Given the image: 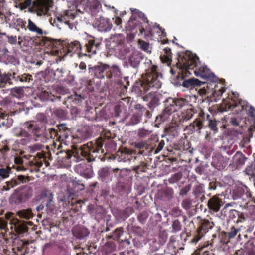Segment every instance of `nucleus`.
<instances>
[{
  "label": "nucleus",
  "instance_id": "1",
  "mask_svg": "<svg viewBox=\"0 0 255 255\" xmlns=\"http://www.w3.org/2000/svg\"><path fill=\"white\" fill-rule=\"evenodd\" d=\"M146 61L145 64L149 65L148 69L145 70L146 73L142 74L141 77L136 81L132 87V93L142 99L148 91L158 89L162 85V75L157 72V66L152 65L150 60Z\"/></svg>",
  "mask_w": 255,
  "mask_h": 255
},
{
  "label": "nucleus",
  "instance_id": "2",
  "mask_svg": "<svg viewBox=\"0 0 255 255\" xmlns=\"http://www.w3.org/2000/svg\"><path fill=\"white\" fill-rule=\"evenodd\" d=\"M114 135L110 131H105L99 138L88 142L82 145L79 158L85 157L87 162L95 160L98 153H104L103 146L105 144L106 150L110 151L116 147V143L113 141Z\"/></svg>",
  "mask_w": 255,
  "mask_h": 255
},
{
  "label": "nucleus",
  "instance_id": "3",
  "mask_svg": "<svg viewBox=\"0 0 255 255\" xmlns=\"http://www.w3.org/2000/svg\"><path fill=\"white\" fill-rule=\"evenodd\" d=\"M178 62L181 63V66L185 67L187 69L193 72L197 77H200L207 79L213 83H216L218 78L207 67L201 66L199 59L192 54L183 53L180 54L178 58Z\"/></svg>",
  "mask_w": 255,
  "mask_h": 255
},
{
  "label": "nucleus",
  "instance_id": "4",
  "mask_svg": "<svg viewBox=\"0 0 255 255\" xmlns=\"http://www.w3.org/2000/svg\"><path fill=\"white\" fill-rule=\"evenodd\" d=\"M102 39L87 35L85 39V44L82 46L78 41H74L70 43H65L64 50L67 53H77L83 56L90 57L96 53L101 44Z\"/></svg>",
  "mask_w": 255,
  "mask_h": 255
},
{
  "label": "nucleus",
  "instance_id": "5",
  "mask_svg": "<svg viewBox=\"0 0 255 255\" xmlns=\"http://www.w3.org/2000/svg\"><path fill=\"white\" fill-rule=\"evenodd\" d=\"M181 64L178 62L176 64L179 70L178 75L175 80L174 83L175 85L182 86L188 89H193L196 87L206 84L205 82H202L195 78L184 79L186 77H189L192 73L185 67L181 66Z\"/></svg>",
  "mask_w": 255,
  "mask_h": 255
},
{
  "label": "nucleus",
  "instance_id": "6",
  "mask_svg": "<svg viewBox=\"0 0 255 255\" xmlns=\"http://www.w3.org/2000/svg\"><path fill=\"white\" fill-rule=\"evenodd\" d=\"M254 228V224L252 223H246L241 225H237V226L231 225L227 228V231L225 232V236L228 239H231L238 236V240L242 241V234L240 232L242 233H251Z\"/></svg>",
  "mask_w": 255,
  "mask_h": 255
},
{
  "label": "nucleus",
  "instance_id": "7",
  "mask_svg": "<svg viewBox=\"0 0 255 255\" xmlns=\"http://www.w3.org/2000/svg\"><path fill=\"white\" fill-rule=\"evenodd\" d=\"M54 2L52 0H35L33 1V12L37 16H50L54 10Z\"/></svg>",
  "mask_w": 255,
  "mask_h": 255
},
{
  "label": "nucleus",
  "instance_id": "8",
  "mask_svg": "<svg viewBox=\"0 0 255 255\" xmlns=\"http://www.w3.org/2000/svg\"><path fill=\"white\" fill-rule=\"evenodd\" d=\"M44 146L41 143H33V167L35 166L34 170L39 171V168L42 166L43 163L48 164L46 161V152L43 151Z\"/></svg>",
  "mask_w": 255,
  "mask_h": 255
},
{
  "label": "nucleus",
  "instance_id": "9",
  "mask_svg": "<svg viewBox=\"0 0 255 255\" xmlns=\"http://www.w3.org/2000/svg\"><path fill=\"white\" fill-rule=\"evenodd\" d=\"M36 119L40 123L39 124H33V140L35 141H40L44 143L46 140V138L44 136V132L45 130V124L46 122V116L43 113H39L36 116Z\"/></svg>",
  "mask_w": 255,
  "mask_h": 255
},
{
  "label": "nucleus",
  "instance_id": "10",
  "mask_svg": "<svg viewBox=\"0 0 255 255\" xmlns=\"http://www.w3.org/2000/svg\"><path fill=\"white\" fill-rule=\"evenodd\" d=\"M210 115L205 114L204 112L201 110L198 114L197 118L188 126H186V130H189L190 132H198L200 133L201 130L204 128V123L206 119H209Z\"/></svg>",
  "mask_w": 255,
  "mask_h": 255
},
{
  "label": "nucleus",
  "instance_id": "11",
  "mask_svg": "<svg viewBox=\"0 0 255 255\" xmlns=\"http://www.w3.org/2000/svg\"><path fill=\"white\" fill-rule=\"evenodd\" d=\"M46 31L33 23V45H35L38 47L34 48L35 50L38 51L41 50L42 43H44L47 38L46 36Z\"/></svg>",
  "mask_w": 255,
  "mask_h": 255
},
{
  "label": "nucleus",
  "instance_id": "12",
  "mask_svg": "<svg viewBox=\"0 0 255 255\" xmlns=\"http://www.w3.org/2000/svg\"><path fill=\"white\" fill-rule=\"evenodd\" d=\"M164 109L160 115L157 116L156 119L160 118V122L165 121L168 116L173 113L177 111L176 107H175V99L172 97L167 98L164 101Z\"/></svg>",
  "mask_w": 255,
  "mask_h": 255
},
{
  "label": "nucleus",
  "instance_id": "13",
  "mask_svg": "<svg viewBox=\"0 0 255 255\" xmlns=\"http://www.w3.org/2000/svg\"><path fill=\"white\" fill-rule=\"evenodd\" d=\"M127 28L134 34L137 33L138 31L141 34L144 32L145 34L148 36H153L151 29H145L142 23L137 18L130 19L128 22Z\"/></svg>",
  "mask_w": 255,
  "mask_h": 255
},
{
  "label": "nucleus",
  "instance_id": "14",
  "mask_svg": "<svg viewBox=\"0 0 255 255\" xmlns=\"http://www.w3.org/2000/svg\"><path fill=\"white\" fill-rule=\"evenodd\" d=\"M191 107L182 111L180 114L174 115L172 121L178 126L183 125L185 121L191 119L194 114L197 113L195 108L190 105Z\"/></svg>",
  "mask_w": 255,
  "mask_h": 255
},
{
  "label": "nucleus",
  "instance_id": "15",
  "mask_svg": "<svg viewBox=\"0 0 255 255\" xmlns=\"http://www.w3.org/2000/svg\"><path fill=\"white\" fill-rule=\"evenodd\" d=\"M160 94L152 90L143 97V100L145 102H149L147 104L148 108L153 110L158 107L160 104Z\"/></svg>",
  "mask_w": 255,
  "mask_h": 255
},
{
  "label": "nucleus",
  "instance_id": "16",
  "mask_svg": "<svg viewBox=\"0 0 255 255\" xmlns=\"http://www.w3.org/2000/svg\"><path fill=\"white\" fill-rule=\"evenodd\" d=\"M124 41L119 36H114L107 40L106 46L110 51H120L124 47Z\"/></svg>",
  "mask_w": 255,
  "mask_h": 255
},
{
  "label": "nucleus",
  "instance_id": "17",
  "mask_svg": "<svg viewBox=\"0 0 255 255\" xmlns=\"http://www.w3.org/2000/svg\"><path fill=\"white\" fill-rule=\"evenodd\" d=\"M108 68V65L100 63L94 66L89 65L88 70L91 75L99 79H103L105 77V72Z\"/></svg>",
  "mask_w": 255,
  "mask_h": 255
},
{
  "label": "nucleus",
  "instance_id": "18",
  "mask_svg": "<svg viewBox=\"0 0 255 255\" xmlns=\"http://www.w3.org/2000/svg\"><path fill=\"white\" fill-rule=\"evenodd\" d=\"M75 171L85 178H91L93 176L92 167L90 164L80 163L76 166Z\"/></svg>",
  "mask_w": 255,
  "mask_h": 255
},
{
  "label": "nucleus",
  "instance_id": "19",
  "mask_svg": "<svg viewBox=\"0 0 255 255\" xmlns=\"http://www.w3.org/2000/svg\"><path fill=\"white\" fill-rule=\"evenodd\" d=\"M135 147L136 150L134 151L135 154L151 155L152 154V150H153L152 145L147 144L144 142H138L135 143Z\"/></svg>",
  "mask_w": 255,
  "mask_h": 255
},
{
  "label": "nucleus",
  "instance_id": "20",
  "mask_svg": "<svg viewBox=\"0 0 255 255\" xmlns=\"http://www.w3.org/2000/svg\"><path fill=\"white\" fill-rule=\"evenodd\" d=\"M135 152L134 151L130 150L128 148H124L122 150H119L117 152L118 160L122 162H129L133 159H136Z\"/></svg>",
  "mask_w": 255,
  "mask_h": 255
},
{
  "label": "nucleus",
  "instance_id": "21",
  "mask_svg": "<svg viewBox=\"0 0 255 255\" xmlns=\"http://www.w3.org/2000/svg\"><path fill=\"white\" fill-rule=\"evenodd\" d=\"M43 45L41 46V49L42 48L45 47L47 48H51L53 51H58L63 47L64 44L60 40H57L52 39L49 38H47V39L44 43H42Z\"/></svg>",
  "mask_w": 255,
  "mask_h": 255
},
{
  "label": "nucleus",
  "instance_id": "22",
  "mask_svg": "<svg viewBox=\"0 0 255 255\" xmlns=\"http://www.w3.org/2000/svg\"><path fill=\"white\" fill-rule=\"evenodd\" d=\"M239 105L242 107V110H246L248 114L255 120V109L252 106H249L247 102L243 101L241 99H238V102L231 104L229 106L230 108H235Z\"/></svg>",
  "mask_w": 255,
  "mask_h": 255
},
{
  "label": "nucleus",
  "instance_id": "23",
  "mask_svg": "<svg viewBox=\"0 0 255 255\" xmlns=\"http://www.w3.org/2000/svg\"><path fill=\"white\" fill-rule=\"evenodd\" d=\"M223 205L222 200L218 197L215 196L211 198L208 201L207 206L209 211L212 212H217L220 210L221 207Z\"/></svg>",
  "mask_w": 255,
  "mask_h": 255
},
{
  "label": "nucleus",
  "instance_id": "24",
  "mask_svg": "<svg viewBox=\"0 0 255 255\" xmlns=\"http://www.w3.org/2000/svg\"><path fill=\"white\" fill-rule=\"evenodd\" d=\"M245 249L236 250L231 255H255V245L254 243H248L244 246Z\"/></svg>",
  "mask_w": 255,
  "mask_h": 255
},
{
  "label": "nucleus",
  "instance_id": "25",
  "mask_svg": "<svg viewBox=\"0 0 255 255\" xmlns=\"http://www.w3.org/2000/svg\"><path fill=\"white\" fill-rule=\"evenodd\" d=\"M143 59L144 57L142 53L138 51H134L129 56L128 61L131 67L137 68Z\"/></svg>",
  "mask_w": 255,
  "mask_h": 255
},
{
  "label": "nucleus",
  "instance_id": "26",
  "mask_svg": "<svg viewBox=\"0 0 255 255\" xmlns=\"http://www.w3.org/2000/svg\"><path fill=\"white\" fill-rule=\"evenodd\" d=\"M108 69L109 70L106 74V76L108 79L121 78L122 74L119 66L117 64H113L111 66L108 65Z\"/></svg>",
  "mask_w": 255,
  "mask_h": 255
},
{
  "label": "nucleus",
  "instance_id": "27",
  "mask_svg": "<svg viewBox=\"0 0 255 255\" xmlns=\"http://www.w3.org/2000/svg\"><path fill=\"white\" fill-rule=\"evenodd\" d=\"M131 185L129 182H119L116 185V191L121 196H127L131 191Z\"/></svg>",
  "mask_w": 255,
  "mask_h": 255
},
{
  "label": "nucleus",
  "instance_id": "28",
  "mask_svg": "<svg viewBox=\"0 0 255 255\" xmlns=\"http://www.w3.org/2000/svg\"><path fill=\"white\" fill-rule=\"evenodd\" d=\"M95 24L97 25L98 30L102 32L109 31L112 27V24L110 20L104 17H100Z\"/></svg>",
  "mask_w": 255,
  "mask_h": 255
},
{
  "label": "nucleus",
  "instance_id": "29",
  "mask_svg": "<svg viewBox=\"0 0 255 255\" xmlns=\"http://www.w3.org/2000/svg\"><path fill=\"white\" fill-rule=\"evenodd\" d=\"M126 112L127 107L123 102L120 101L118 104L115 106L114 113L115 117H120L121 119L124 120L127 118L126 115Z\"/></svg>",
  "mask_w": 255,
  "mask_h": 255
},
{
  "label": "nucleus",
  "instance_id": "30",
  "mask_svg": "<svg viewBox=\"0 0 255 255\" xmlns=\"http://www.w3.org/2000/svg\"><path fill=\"white\" fill-rule=\"evenodd\" d=\"M90 133L87 129H82L78 130L76 134L72 136L73 143H78L82 142L88 139L90 136Z\"/></svg>",
  "mask_w": 255,
  "mask_h": 255
},
{
  "label": "nucleus",
  "instance_id": "31",
  "mask_svg": "<svg viewBox=\"0 0 255 255\" xmlns=\"http://www.w3.org/2000/svg\"><path fill=\"white\" fill-rule=\"evenodd\" d=\"M199 224V225L197 230L204 235L208 232L209 229H212L214 226L213 222H210L208 219H200Z\"/></svg>",
  "mask_w": 255,
  "mask_h": 255
},
{
  "label": "nucleus",
  "instance_id": "32",
  "mask_svg": "<svg viewBox=\"0 0 255 255\" xmlns=\"http://www.w3.org/2000/svg\"><path fill=\"white\" fill-rule=\"evenodd\" d=\"M82 147V145L80 147L79 150L77 151H72L70 150H66V151L64 152L65 156L63 157L66 158L67 159H70L71 157H73L77 162L82 160H86L87 161V160L85 157L81 158V159L79 158L80 156H81L80 151ZM62 153H63V151H62Z\"/></svg>",
  "mask_w": 255,
  "mask_h": 255
},
{
  "label": "nucleus",
  "instance_id": "33",
  "mask_svg": "<svg viewBox=\"0 0 255 255\" xmlns=\"http://www.w3.org/2000/svg\"><path fill=\"white\" fill-rule=\"evenodd\" d=\"M72 233L76 238L82 239L88 236L90 233L88 229L84 227H75L72 230Z\"/></svg>",
  "mask_w": 255,
  "mask_h": 255
},
{
  "label": "nucleus",
  "instance_id": "34",
  "mask_svg": "<svg viewBox=\"0 0 255 255\" xmlns=\"http://www.w3.org/2000/svg\"><path fill=\"white\" fill-rule=\"evenodd\" d=\"M204 185L198 182H196L193 188V194L196 198L202 199L205 198Z\"/></svg>",
  "mask_w": 255,
  "mask_h": 255
},
{
  "label": "nucleus",
  "instance_id": "35",
  "mask_svg": "<svg viewBox=\"0 0 255 255\" xmlns=\"http://www.w3.org/2000/svg\"><path fill=\"white\" fill-rule=\"evenodd\" d=\"M98 176L102 181L107 182L111 180L112 173L110 168L108 167H104L100 168L98 171Z\"/></svg>",
  "mask_w": 255,
  "mask_h": 255
},
{
  "label": "nucleus",
  "instance_id": "36",
  "mask_svg": "<svg viewBox=\"0 0 255 255\" xmlns=\"http://www.w3.org/2000/svg\"><path fill=\"white\" fill-rule=\"evenodd\" d=\"M87 6L92 15H95L98 13L102 7L100 2L97 0H92L88 4Z\"/></svg>",
  "mask_w": 255,
  "mask_h": 255
},
{
  "label": "nucleus",
  "instance_id": "37",
  "mask_svg": "<svg viewBox=\"0 0 255 255\" xmlns=\"http://www.w3.org/2000/svg\"><path fill=\"white\" fill-rule=\"evenodd\" d=\"M116 249V245L113 241L107 242L102 248V252L106 255L110 254Z\"/></svg>",
  "mask_w": 255,
  "mask_h": 255
},
{
  "label": "nucleus",
  "instance_id": "38",
  "mask_svg": "<svg viewBox=\"0 0 255 255\" xmlns=\"http://www.w3.org/2000/svg\"><path fill=\"white\" fill-rule=\"evenodd\" d=\"M133 211L131 207H127L124 209L119 210L117 212V216L119 218L124 220L130 215Z\"/></svg>",
  "mask_w": 255,
  "mask_h": 255
},
{
  "label": "nucleus",
  "instance_id": "39",
  "mask_svg": "<svg viewBox=\"0 0 255 255\" xmlns=\"http://www.w3.org/2000/svg\"><path fill=\"white\" fill-rule=\"evenodd\" d=\"M41 198L43 199L46 201V205L48 206L50 205L52 201L53 195L50 190L48 189H44L41 194Z\"/></svg>",
  "mask_w": 255,
  "mask_h": 255
},
{
  "label": "nucleus",
  "instance_id": "40",
  "mask_svg": "<svg viewBox=\"0 0 255 255\" xmlns=\"http://www.w3.org/2000/svg\"><path fill=\"white\" fill-rule=\"evenodd\" d=\"M70 130H67V131H58V136H57L58 141L61 144H67L68 142L67 140L69 137Z\"/></svg>",
  "mask_w": 255,
  "mask_h": 255
},
{
  "label": "nucleus",
  "instance_id": "41",
  "mask_svg": "<svg viewBox=\"0 0 255 255\" xmlns=\"http://www.w3.org/2000/svg\"><path fill=\"white\" fill-rule=\"evenodd\" d=\"M142 113H135L130 118L129 125H135L139 123L142 119Z\"/></svg>",
  "mask_w": 255,
  "mask_h": 255
},
{
  "label": "nucleus",
  "instance_id": "42",
  "mask_svg": "<svg viewBox=\"0 0 255 255\" xmlns=\"http://www.w3.org/2000/svg\"><path fill=\"white\" fill-rule=\"evenodd\" d=\"M38 97L41 101H53L55 99L56 97L52 95L51 93H49L46 91L41 92L38 95Z\"/></svg>",
  "mask_w": 255,
  "mask_h": 255
},
{
  "label": "nucleus",
  "instance_id": "43",
  "mask_svg": "<svg viewBox=\"0 0 255 255\" xmlns=\"http://www.w3.org/2000/svg\"><path fill=\"white\" fill-rule=\"evenodd\" d=\"M83 98L81 95H78L76 93L74 94L68 96L67 101L72 102L74 104L79 105L82 102Z\"/></svg>",
  "mask_w": 255,
  "mask_h": 255
},
{
  "label": "nucleus",
  "instance_id": "44",
  "mask_svg": "<svg viewBox=\"0 0 255 255\" xmlns=\"http://www.w3.org/2000/svg\"><path fill=\"white\" fill-rule=\"evenodd\" d=\"M174 99L176 103L175 107L177 111L189 104V102L184 98L180 97Z\"/></svg>",
  "mask_w": 255,
  "mask_h": 255
},
{
  "label": "nucleus",
  "instance_id": "45",
  "mask_svg": "<svg viewBox=\"0 0 255 255\" xmlns=\"http://www.w3.org/2000/svg\"><path fill=\"white\" fill-rule=\"evenodd\" d=\"M253 222L254 224V222L249 221L248 220V216L246 214H245L243 212H239V214L237 216V218L236 221L235 223L238 225L239 223H243V224L246 223H252Z\"/></svg>",
  "mask_w": 255,
  "mask_h": 255
},
{
  "label": "nucleus",
  "instance_id": "46",
  "mask_svg": "<svg viewBox=\"0 0 255 255\" xmlns=\"http://www.w3.org/2000/svg\"><path fill=\"white\" fill-rule=\"evenodd\" d=\"M174 191L172 188L167 187L162 192V196L164 200H170L173 197Z\"/></svg>",
  "mask_w": 255,
  "mask_h": 255
},
{
  "label": "nucleus",
  "instance_id": "47",
  "mask_svg": "<svg viewBox=\"0 0 255 255\" xmlns=\"http://www.w3.org/2000/svg\"><path fill=\"white\" fill-rule=\"evenodd\" d=\"M123 231L124 229L123 228H117L114 230V231L112 232L111 235H108L107 238L109 239H113L115 240H117L123 234Z\"/></svg>",
  "mask_w": 255,
  "mask_h": 255
},
{
  "label": "nucleus",
  "instance_id": "48",
  "mask_svg": "<svg viewBox=\"0 0 255 255\" xmlns=\"http://www.w3.org/2000/svg\"><path fill=\"white\" fill-rule=\"evenodd\" d=\"M12 223L15 225V231L16 232L20 233L27 231V226L23 223H19V221L18 220H15V221H13Z\"/></svg>",
  "mask_w": 255,
  "mask_h": 255
},
{
  "label": "nucleus",
  "instance_id": "49",
  "mask_svg": "<svg viewBox=\"0 0 255 255\" xmlns=\"http://www.w3.org/2000/svg\"><path fill=\"white\" fill-rule=\"evenodd\" d=\"M75 18V15L71 11L67 10L64 13V23L67 25H70V20H73Z\"/></svg>",
  "mask_w": 255,
  "mask_h": 255
},
{
  "label": "nucleus",
  "instance_id": "50",
  "mask_svg": "<svg viewBox=\"0 0 255 255\" xmlns=\"http://www.w3.org/2000/svg\"><path fill=\"white\" fill-rule=\"evenodd\" d=\"M31 4V0H23L18 5V7L21 10L28 8L29 12H32V7H30Z\"/></svg>",
  "mask_w": 255,
  "mask_h": 255
},
{
  "label": "nucleus",
  "instance_id": "51",
  "mask_svg": "<svg viewBox=\"0 0 255 255\" xmlns=\"http://www.w3.org/2000/svg\"><path fill=\"white\" fill-rule=\"evenodd\" d=\"M182 177V174L181 172H177L173 174L170 177L168 181L170 184H173L177 183Z\"/></svg>",
  "mask_w": 255,
  "mask_h": 255
},
{
  "label": "nucleus",
  "instance_id": "52",
  "mask_svg": "<svg viewBox=\"0 0 255 255\" xmlns=\"http://www.w3.org/2000/svg\"><path fill=\"white\" fill-rule=\"evenodd\" d=\"M165 145V142L163 140L159 142L157 145H152L153 150H152V153L154 154L158 153L163 148Z\"/></svg>",
  "mask_w": 255,
  "mask_h": 255
},
{
  "label": "nucleus",
  "instance_id": "53",
  "mask_svg": "<svg viewBox=\"0 0 255 255\" xmlns=\"http://www.w3.org/2000/svg\"><path fill=\"white\" fill-rule=\"evenodd\" d=\"M204 236L203 234L201 233H199V232L196 230L189 242L193 244H196Z\"/></svg>",
  "mask_w": 255,
  "mask_h": 255
},
{
  "label": "nucleus",
  "instance_id": "54",
  "mask_svg": "<svg viewBox=\"0 0 255 255\" xmlns=\"http://www.w3.org/2000/svg\"><path fill=\"white\" fill-rule=\"evenodd\" d=\"M48 131L49 132V135H47V137H46L44 135V136L46 138V140L44 142H45L47 141V139L49 138H52L53 139H55L56 141H58L57 136H58V131L53 128H49Z\"/></svg>",
  "mask_w": 255,
  "mask_h": 255
},
{
  "label": "nucleus",
  "instance_id": "55",
  "mask_svg": "<svg viewBox=\"0 0 255 255\" xmlns=\"http://www.w3.org/2000/svg\"><path fill=\"white\" fill-rule=\"evenodd\" d=\"M127 87L126 86H124L122 91L120 92L119 96L121 97V100H123L125 103L128 105L131 101V97L127 96L123 97V96H125L127 92Z\"/></svg>",
  "mask_w": 255,
  "mask_h": 255
},
{
  "label": "nucleus",
  "instance_id": "56",
  "mask_svg": "<svg viewBox=\"0 0 255 255\" xmlns=\"http://www.w3.org/2000/svg\"><path fill=\"white\" fill-rule=\"evenodd\" d=\"M172 232L173 233L178 232L182 229V224L179 220H175L172 222Z\"/></svg>",
  "mask_w": 255,
  "mask_h": 255
},
{
  "label": "nucleus",
  "instance_id": "57",
  "mask_svg": "<svg viewBox=\"0 0 255 255\" xmlns=\"http://www.w3.org/2000/svg\"><path fill=\"white\" fill-rule=\"evenodd\" d=\"M148 165L144 162H142L139 165H137L134 167V170L137 173L140 172H145L146 171L148 168Z\"/></svg>",
  "mask_w": 255,
  "mask_h": 255
},
{
  "label": "nucleus",
  "instance_id": "58",
  "mask_svg": "<svg viewBox=\"0 0 255 255\" xmlns=\"http://www.w3.org/2000/svg\"><path fill=\"white\" fill-rule=\"evenodd\" d=\"M151 133V131L141 128L138 129L137 135L140 138H144L149 136Z\"/></svg>",
  "mask_w": 255,
  "mask_h": 255
},
{
  "label": "nucleus",
  "instance_id": "59",
  "mask_svg": "<svg viewBox=\"0 0 255 255\" xmlns=\"http://www.w3.org/2000/svg\"><path fill=\"white\" fill-rule=\"evenodd\" d=\"M138 45L139 46L140 49L146 52L147 53L150 52L149 50L150 45L149 43L146 42L142 40H139Z\"/></svg>",
  "mask_w": 255,
  "mask_h": 255
},
{
  "label": "nucleus",
  "instance_id": "60",
  "mask_svg": "<svg viewBox=\"0 0 255 255\" xmlns=\"http://www.w3.org/2000/svg\"><path fill=\"white\" fill-rule=\"evenodd\" d=\"M176 126H169L168 127H167L165 130V132L167 134H171L175 136V134L177 133L178 128L177 127H178L176 124Z\"/></svg>",
  "mask_w": 255,
  "mask_h": 255
},
{
  "label": "nucleus",
  "instance_id": "61",
  "mask_svg": "<svg viewBox=\"0 0 255 255\" xmlns=\"http://www.w3.org/2000/svg\"><path fill=\"white\" fill-rule=\"evenodd\" d=\"M206 121H208V126L211 130L214 131H217L218 130L217 121L216 120H212L209 117V119H206Z\"/></svg>",
  "mask_w": 255,
  "mask_h": 255
},
{
  "label": "nucleus",
  "instance_id": "62",
  "mask_svg": "<svg viewBox=\"0 0 255 255\" xmlns=\"http://www.w3.org/2000/svg\"><path fill=\"white\" fill-rule=\"evenodd\" d=\"M167 250L169 254L172 255H176L178 250L175 246V244L168 243L167 245Z\"/></svg>",
  "mask_w": 255,
  "mask_h": 255
},
{
  "label": "nucleus",
  "instance_id": "63",
  "mask_svg": "<svg viewBox=\"0 0 255 255\" xmlns=\"http://www.w3.org/2000/svg\"><path fill=\"white\" fill-rule=\"evenodd\" d=\"M18 214L19 216L25 219H29L31 215V210L30 209H28L27 210L20 211L18 212Z\"/></svg>",
  "mask_w": 255,
  "mask_h": 255
},
{
  "label": "nucleus",
  "instance_id": "64",
  "mask_svg": "<svg viewBox=\"0 0 255 255\" xmlns=\"http://www.w3.org/2000/svg\"><path fill=\"white\" fill-rule=\"evenodd\" d=\"M191 255H215L212 250L203 251V249L199 252L195 251Z\"/></svg>",
  "mask_w": 255,
  "mask_h": 255
}]
</instances>
